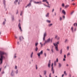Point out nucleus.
Segmentation results:
<instances>
[{"label":"nucleus","instance_id":"f257e3e1","mask_svg":"<svg viewBox=\"0 0 77 77\" xmlns=\"http://www.w3.org/2000/svg\"><path fill=\"white\" fill-rule=\"evenodd\" d=\"M4 54V52L1 51H0V62H1V64H2V63L3 59L5 58V57L3 56Z\"/></svg>","mask_w":77,"mask_h":77},{"label":"nucleus","instance_id":"f03ea898","mask_svg":"<svg viewBox=\"0 0 77 77\" xmlns=\"http://www.w3.org/2000/svg\"><path fill=\"white\" fill-rule=\"evenodd\" d=\"M59 42H57V43H54L53 44L55 47V48L56 51H59V50L58 48V45L59 44Z\"/></svg>","mask_w":77,"mask_h":77},{"label":"nucleus","instance_id":"7ed1b4c3","mask_svg":"<svg viewBox=\"0 0 77 77\" xmlns=\"http://www.w3.org/2000/svg\"><path fill=\"white\" fill-rule=\"evenodd\" d=\"M50 41L51 39L50 38L48 39L47 40H45V42L44 43V45H45V44H46V43H49L50 42Z\"/></svg>","mask_w":77,"mask_h":77},{"label":"nucleus","instance_id":"20e7f679","mask_svg":"<svg viewBox=\"0 0 77 77\" xmlns=\"http://www.w3.org/2000/svg\"><path fill=\"white\" fill-rule=\"evenodd\" d=\"M43 54V51H41V52L39 53H38L37 55L38 57H39L40 56V55H42Z\"/></svg>","mask_w":77,"mask_h":77},{"label":"nucleus","instance_id":"39448f33","mask_svg":"<svg viewBox=\"0 0 77 77\" xmlns=\"http://www.w3.org/2000/svg\"><path fill=\"white\" fill-rule=\"evenodd\" d=\"M43 41H45V38L46 37V36H47V33L46 32H45L43 35Z\"/></svg>","mask_w":77,"mask_h":77},{"label":"nucleus","instance_id":"423d86ee","mask_svg":"<svg viewBox=\"0 0 77 77\" xmlns=\"http://www.w3.org/2000/svg\"><path fill=\"white\" fill-rule=\"evenodd\" d=\"M53 63H52V65H51V67H52V68H51V71L52 72L53 74H54V70L53 69L54 68H53Z\"/></svg>","mask_w":77,"mask_h":77},{"label":"nucleus","instance_id":"0eeeda50","mask_svg":"<svg viewBox=\"0 0 77 77\" xmlns=\"http://www.w3.org/2000/svg\"><path fill=\"white\" fill-rule=\"evenodd\" d=\"M18 26H19V29H20V31L22 32V29H21V25L20 23H19V25H18Z\"/></svg>","mask_w":77,"mask_h":77},{"label":"nucleus","instance_id":"6e6552de","mask_svg":"<svg viewBox=\"0 0 77 77\" xmlns=\"http://www.w3.org/2000/svg\"><path fill=\"white\" fill-rule=\"evenodd\" d=\"M21 38H22V39H24V38H23V37L22 36H20L19 37V39H20V41H22V39Z\"/></svg>","mask_w":77,"mask_h":77},{"label":"nucleus","instance_id":"1a4fd4ad","mask_svg":"<svg viewBox=\"0 0 77 77\" xmlns=\"http://www.w3.org/2000/svg\"><path fill=\"white\" fill-rule=\"evenodd\" d=\"M47 0H42V2H46L47 3L48 5H49V3L47 1Z\"/></svg>","mask_w":77,"mask_h":77},{"label":"nucleus","instance_id":"9d476101","mask_svg":"<svg viewBox=\"0 0 77 77\" xmlns=\"http://www.w3.org/2000/svg\"><path fill=\"white\" fill-rule=\"evenodd\" d=\"M62 13L64 14V15H65L66 14V11H64V10H63L62 11Z\"/></svg>","mask_w":77,"mask_h":77},{"label":"nucleus","instance_id":"9b49d317","mask_svg":"<svg viewBox=\"0 0 77 77\" xmlns=\"http://www.w3.org/2000/svg\"><path fill=\"white\" fill-rule=\"evenodd\" d=\"M55 38L57 39H60V38L57 35L55 36Z\"/></svg>","mask_w":77,"mask_h":77},{"label":"nucleus","instance_id":"f8f14e48","mask_svg":"<svg viewBox=\"0 0 77 77\" xmlns=\"http://www.w3.org/2000/svg\"><path fill=\"white\" fill-rule=\"evenodd\" d=\"M34 3H35V4H42V2H34Z\"/></svg>","mask_w":77,"mask_h":77},{"label":"nucleus","instance_id":"ddd939ff","mask_svg":"<svg viewBox=\"0 0 77 77\" xmlns=\"http://www.w3.org/2000/svg\"><path fill=\"white\" fill-rule=\"evenodd\" d=\"M47 71L46 70H44V75H45L46 74Z\"/></svg>","mask_w":77,"mask_h":77},{"label":"nucleus","instance_id":"4468645a","mask_svg":"<svg viewBox=\"0 0 77 77\" xmlns=\"http://www.w3.org/2000/svg\"><path fill=\"white\" fill-rule=\"evenodd\" d=\"M69 5H66L65 6V8H67L69 7Z\"/></svg>","mask_w":77,"mask_h":77},{"label":"nucleus","instance_id":"2eb2a0df","mask_svg":"<svg viewBox=\"0 0 77 77\" xmlns=\"http://www.w3.org/2000/svg\"><path fill=\"white\" fill-rule=\"evenodd\" d=\"M71 30H72V32H73V27H72L71 28Z\"/></svg>","mask_w":77,"mask_h":77},{"label":"nucleus","instance_id":"dca6fc26","mask_svg":"<svg viewBox=\"0 0 77 77\" xmlns=\"http://www.w3.org/2000/svg\"><path fill=\"white\" fill-rule=\"evenodd\" d=\"M62 52H63V51H62V49H61L60 51V54H61L62 53Z\"/></svg>","mask_w":77,"mask_h":77},{"label":"nucleus","instance_id":"f3484780","mask_svg":"<svg viewBox=\"0 0 77 77\" xmlns=\"http://www.w3.org/2000/svg\"><path fill=\"white\" fill-rule=\"evenodd\" d=\"M49 13H48L45 16L46 17H49Z\"/></svg>","mask_w":77,"mask_h":77},{"label":"nucleus","instance_id":"a211bd4d","mask_svg":"<svg viewBox=\"0 0 77 77\" xmlns=\"http://www.w3.org/2000/svg\"><path fill=\"white\" fill-rule=\"evenodd\" d=\"M47 22L48 23H50L51 22V21L50 20H46Z\"/></svg>","mask_w":77,"mask_h":77},{"label":"nucleus","instance_id":"6ab92c4d","mask_svg":"<svg viewBox=\"0 0 77 77\" xmlns=\"http://www.w3.org/2000/svg\"><path fill=\"white\" fill-rule=\"evenodd\" d=\"M64 74H65V75H67V74L66 73V72L65 71H64Z\"/></svg>","mask_w":77,"mask_h":77},{"label":"nucleus","instance_id":"aec40b11","mask_svg":"<svg viewBox=\"0 0 77 77\" xmlns=\"http://www.w3.org/2000/svg\"><path fill=\"white\" fill-rule=\"evenodd\" d=\"M59 67H60L61 66V65L60 63H59Z\"/></svg>","mask_w":77,"mask_h":77},{"label":"nucleus","instance_id":"412c9836","mask_svg":"<svg viewBox=\"0 0 77 77\" xmlns=\"http://www.w3.org/2000/svg\"><path fill=\"white\" fill-rule=\"evenodd\" d=\"M62 7H64V6H65V4H64V3L62 4Z\"/></svg>","mask_w":77,"mask_h":77},{"label":"nucleus","instance_id":"4be33fe9","mask_svg":"<svg viewBox=\"0 0 77 77\" xmlns=\"http://www.w3.org/2000/svg\"><path fill=\"white\" fill-rule=\"evenodd\" d=\"M73 26H77V23H75L74 25Z\"/></svg>","mask_w":77,"mask_h":77},{"label":"nucleus","instance_id":"5701e85b","mask_svg":"<svg viewBox=\"0 0 77 77\" xmlns=\"http://www.w3.org/2000/svg\"><path fill=\"white\" fill-rule=\"evenodd\" d=\"M52 25H53V24L51 23V24H48V26L49 27H50V26H51Z\"/></svg>","mask_w":77,"mask_h":77},{"label":"nucleus","instance_id":"b1692460","mask_svg":"<svg viewBox=\"0 0 77 77\" xmlns=\"http://www.w3.org/2000/svg\"><path fill=\"white\" fill-rule=\"evenodd\" d=\"M33 52H32V54H31V58H32L33 56Z\"/></svg>","mask_w":77,"mask_h":77},{"label":"nucleus","instance_id":"393cba45","mask_svg":"<svg viewBox=\"0 0 77 77\" xmlns=\"http://www.w3.org/2000/svg\"><path fill=\"white\" fill-rule=\"evenodd\" d=\"M38 48H37V47H36V48H35V51H38Z\"/></svg>","mask_w":77,"mask_h":77},{"label":"nucleus","instance_id":"a878e982","mask_svg":"<svg viewBox=\"0 0 77 77\" xmlns=\"http://www.w3.org/2000/svg\"><path fill=\"white\" fill-rule=\"evenodd\" d=\"M31 5V3H29V4L28 5H27V6L29 7Z\"/></svg>","mask_w":77,"mask_h":77},{"label":"nucleus","instance_id":"bb28decb","mask_svg":"<svg viewBox=\"0 0 77 77\" xmlns=\"http://www.w3.org/2000/svg\"><path fill=\"white\" fill-rule=\"evenodd\" d=\"M65 42H68V40L67 39H66L65 40Z\"/></svg>","mask_w":77,"mask_h":77},{"label":"nucleus","instance_id":"cd10ccee","mask_svg":"<svg viewBox=\"0 0 77 77\" xmlns=\"http://www.w3.org/2000/svg\"><path fill=\"white\" fill-rule=\"evenodd\" d=\"M56 61H55L54 62V66H56L57 64H56Z\"/></svg>","mask_w":77,"mask_h":77},{"label":"nucleus","instance_id":"c85d7f7f","mask_svg":"<svg viewBox=\"0 0 77 77\" xmlns=\"http://www.w3.org/2000/svg\"><path fill=\"white\" fill-rule=\"evenodd\" d=\"M3 2H4V5H6V3H5L6 1H5V0H4V1H3Z\"/></svg>","mask_w":77,"mask_h":77},{"label":"nucleus","instance_id":"c756f323","mask_svg":"<svg viewBox=\"0 0 77 77\" xmlns=\"http://www.w3.org/2000/svg\"><path fill=\"white\" fill-rule=\"evenodd\" d=\"M56 62L58 63V58H57L56 59Z\"/></svg>","mask_w":77,"mask_h":77},{"label":"nucleus","instance_id":"7c9ffc66","mask_svg":"<svg viewBox=\"0 0 77 77\" xmlns=\"http://www.w3.org/2000/svg\"><path fill=\"white\" fill-rule=\"evenodd\" d=\"M38 45V43H35V45L37 47V46Z\"/></svg>","mask_w":77,"mask_h":77},{"label":"nucleus","instance_id":"2f4dec72","mask_svg":"<svg viewBox=\"0 0 77 77\" xmlns=\"http://www.w3.org/2000/svg\"><path fill=\"white\" fill-rule=\"evenodd\" d=\"M50 64H51L50 63H48V67H49V68L50 67Z\"/></svg>","mask_w":77,"mask_h":77},{"label":"nucleus","instance_id":"473e14b6","mask_svg":"<svg viewBox=\"0 0 77 77\" xmlns=\"http://www.w3.org/2000/svg\"><path fill=\"white\" fill-rule=\"evenodd\" d=\"M13 73H14V71H12V73H11V75H12V76H13Z\"/></svg>","mask_w":77,"mask_h":77},{"label":"nucleus","instance_id":"72a5a7b5","mask_svg":"<svg viewBox=\"0 0 77 77\" xmlns=\"http://www.w3.org/2000/svg\"><path fill=\"white\" fill-rule=\"evenodd\" d=\"M62 20V17H60V21H61Z\"/></svg>","mask_w":77,"mask_h":77},{"label":"nucleus","instance_id":"f704fd0d","mask_svg":"<svg viewBox=\"0 0 77 77\" xmlns=\"http://www.w3.org/2000/svg\"><path fill=\"white\" fill-rule=\"evenodd\" d=\"M18 1V0H16V1H15V2H14V3H16V2H17Z\"/></svg>","mask_w":77,"mask_h":77},{"label":"nucleus","instance_id":"c9c22d12","mask_svg":"<svg viewBox=\"0 0 77 77\" xmlns=\"http://www.w3.org/2000/svg\"><path fill=\"white\" fill-rule=\"evenodd\" d=\"M51 51H52V53H53L54 52V51L53 50L52 48H51Z\"/></svg>","mask_w":77,"mask_h":77},{"label":"nucleus","instance_id":"e433bc0d","mask_svg":"<svg viewBox=\"0 0 77 77\" xmlns=\"http://www.w3.org/2000/svg\"><path fill=\"white\" fill-rule=\"evenodd\" d=\"M70 55V54L69 53H68L67 54V56Z\"/></svg>","mask_w":77,"mask_h":77},{"label":"nucleus","instance_id":"4c0bfd02","mask_svg":"<svg viewBox=\"0 0 77 77\" xmlns=\"http://www.w3.org/2000/svg\"><path fill=\"white\" fill-rule=\"evenodd\" d=\"M36 67V70H37L38 69V67H37V65H36L35 66Z\"/></svg>","mask_w":77,"mask_h":77},{"label":"nucleus","instance_id":"58836bf2","mask_svg":"<svg viewBox=\"0 0 77 77\" xmlns=\"http://www.w3.org/2000/svg\"><path fill=\"white\" fill-rule=\"evenodd\" d=\"M40 44L41 45V46H42V47L43 44H42V43L41 42L40 43Z\"/></svg>","mask_w":77,"mask_h":77},{"label":"nucleus","instance_id":"ea45409f","mask_svg":"<svg viewBox=\"0 0 77 77\" xmlns=\"http://www.w3.org/2000/svg\"><path fill=\"white\" fill-rule=\"evenodd\" d=\"M62 9V8H60V12H61V11Z\"/></svg>","mask_w":77,"mask_h":77},{"label":"nucleus","instance_id":"a19ab883","mask_svg":"<svg viewBox=\"0 0 77 77\" xmlns=\"http://www.w3.org/2000/svg\"><path fill=\"white\" fill-rule=\"evenodd\" d=\"M64 57L65 58H66V55H65L64 56Z\"/></svg>","mask_w":77,"mask_h":77},{"label":"nucleus","instance_id":"79ce46f5","mask_svg":"<svg viewBox=\"0 0 77 77\" xmlns=\"http://www.w3.org/2000/svg\"><path fill=\"white\" fill-rule=\"evenodd\" d=\"M44 55H45V57H46V53H45L44 54Z\"/></svg>","mask_w":77,"mask_h":77},{"label":"nucleus","instance_id":"37998d69","mask_svg":"<svg viewBox=\"0 0 77 77\" xmlns=\"http://www.w3.org/2000/svg\"><path fill=\"white\" fill-rule=\"evenodd\" d=\"M45 6H47V7H49V8H50V7H51L50 6H49L45 5Z\"/></svg>","mask_w":77,"mask_h":77},{"label":"nucleus","instance_id":"c03bdc74","mask_svg":"<svg viewBox=\"0 0 77 77\" xmlns=\"http://www.w3.org/2000/svg\"><path fill=\"white\" fill-rule=\"evenodd\" d=\"M15 69H17V66H15Z\"/></svg>","mask_w":77,"mask_h":77},{"label":"nucleus","instance_id":"a18cd8bd","mask_svg":"<svg viewBox=\"0 0 77 77\" xmlns=\"http://www.w3.org/2000/svg\"><path fill=\"white\" fill-rule=\"evenodd\" d=\"M74 12V11H72V12H71V14H73V13Z\"/></svg>","mask_w":77,"mask_h":77},{"label":"nucleus","instance_id":"49530a36","mask_svg":"<svg viewBox=\"0 0 77 77\" xmlns=\"http://www.w3.org/2000/svg\"><path fill=\"white\" fill-rule=\"evenodd\" d=\"M69 46H68L67 47V50H69Z\"/></svg>","mask_w":77,"mask_h":77},{"label":"nucleus","instance_id":"de8ad7c7","mask_svg":"<svg viewBox=\"0 0 77 77\" xmlns=\"http://www.w3.org/2000/svg\"><path fill=\"white\" fill-rule=\"evenodd\" d=\"M14 37H15V38H16V39H17V37L16 36H14Z\"/></svg>","mask_w":77,"mask_h":77},{"label":"nucleus","instance_id":"09e8293b","mask_svg":"<svg viewBox=\"0 0 77 77\" xmlns=\"http://www.w3.org/2000/svg\"><path fill=\"white\" fill-rule=\"evenodd\" d=\"M63 61H66V59H65L64 58V59H63Z\"/></svg>","mask_w":77,"mask_h":77},{"label":"nucleus","instance_id":"8fccbe9b","mask_svg":"<svg viewBox=\"0 0 77 77\" xmlns=\"http://www.w3.org/2000/svg\"><path fill=\"white\" fill-rule=\"evenodd\" d=\"M51 73H50L49 75V77H51Z\"/></svg>","mask_w":77,"mask_h":77},{"label":"nucleus","instance_id":"3c124183","mask_svg":"<svg viewBox=\"0 0 77 77\" xmlns=\"http://www.w3.org/2000/svg\"><path fill=\"white\" fill-rule=\"evenodd\" d=\"M49 63H51V60H49Z\"/></svg>","mask_w":77,"mask_h":77},{"label":"nucleus","instance_id":"603ef678","mask_svg":"<svg viewBox=\"0 0 77 77\" xmlns=\"http://www.w3.org/2000/svg\"><path fill=\"white\" fill-rule=\"evenodd\" d=\"M5 24V22L4 21V22H3V24Z\"/></svg>","mask_w":77,"mask_h":77},{"label":"nucleus","instance_id":"864d4df0","mask_svg":"<svg viewBox=\"0 0 77 77\" xmlns=\"http://www.w3.org/2000/svg\"><path fill=\"white\" fill-rule=\"evenodd\" d=\"M64 76V74H63L62 76V77H63Z\"/></svg>","mask_w":77,"mask_h":77},{"label":"nucleus","instance_id":"5fc2aeb1","mask_svg":"<svg viewBox=\"0 0 77 77\" xmlns=\"http://www.w3.org/2000/svg\"><path fill=\"white\" fill-rule=\"evenodd\" d=\"M54 9H53V10H52V12H54Z\"/></svg>","mask_w":77,"mask_h":77},{"label":"nucleus","instance_id":"6e6d98bb","mask_svg":"<svg viewBox=\"0 0 77 77\" xmlns=\"http://www.w3.org/2000/svg\"><path fill=\"white\" fill-rule=\"evenodd\" d=\"M17 72H16V74H17L18 73V70H17V71H16Z\"/></svg>","mask_w":77,"mask_h":77},{"label":"nucleus","instance_id":"4d7b16f0","mask_svg":"<svg viewBox=\"0 0 77 77\" xmlns=\"http://www.w3.org/2000/svg\"><path fill=\"white\" fill-rule=\"evenodd\" d=\"M63 17L64 18H65V16H63Z\"/></svg>","mask_w":77,"mask_h":77},{"label":"nucleus","instance_id":"13d9d810","mask_svg":"<svg viewBox=\"0 0 77 77\" xmlns=\"http://www.w3.org/2000/svg\"><path fill=\"white\" fill-rule=\"evenodd\" d=\"M47 50L48 51H49V49H47Z\"/></svg>","mask_w":77,"mask_h":77},{"label":"nucleus","instance_id":"bf43d9fd","mask_svg":"<svg viewBox=\"0 0 77 77\" xmlns=\"http://www.w3.org/2000/svg\"><path fill=\"white\" fill-rule=\"evenodd\" d=\"M2 74H3L4 73V72H2Z\"/></svg>","mask_w":77,"mask_h":77},{"label":"nucleus","instance_id":"052dcab7","mask_svg":"<svg viewBox=\"0 0 77 77\" xmlns=\"http://www.w3.org/2000/svg\"><path fill=\"white\" fill-rule=\"evenodd\" d=\"M75 31H76V28H75Z\"/></svg>","mask_w":77,"mask_h":77},{"label":"nucleus","instance_id":"680f3d73","mask_svg":"<svg viewBox=\"0 0 77 77\" xmlns=\"http://www.w3.org/2000/svg\"><path fill=\"white\" fill-rule=\"evenodd\" d=\"M1 69H2L1 68H0V72H1Z\"/></svg>","mask_w":77,"mask_h":77},{"label":"nucleus","instance_id":"e2e57ef3","mask_svg":"<svg viewBox=\"0 0 77 77\" xmlns=\"http://www.w3.org/2000/svg\"><path fill=\"white\" fill-rule=\"evenodd\" d=\"M39 76H40V77H42V76L41 75H39Z\"/></svg>","mask_w":77,"mask_h":77},{"label":"nucleus","instance_id":"0e129e2a","mask_svg":"<svg viewBox=\"0 0 77 77\" xmlns=\"http://www.w3.org/2000/svg\"><path fill=\"white\" fill-rule=\"evenodd\" d=\"M73 5H75V4L74 3V4H72Z\"/></svg>","mask_w":77,"mask_h":77},{"label":"nucleus","instance_id":"69168bd1","mask_svg":"<svg viewBox=\"0 0 77 77\" xmlns=\"http://www.w3.org/2000/svg\"><path fill=\"white\" fill-rule=\"evenodd\" d=\"M32 1V0L30 1V2H31Z\"/></svg>","mask_w":77,"mask_h":77},{"label":"nucleus","instance_id":"338daca9","mask_svg":"<svg viewBox=\"0 0 77 77\" xmlns=\"http://www.w3.org/2000/svg\"><path fill=\"white\" fill-rule=\"evenodd\" d=\"M55 15H56V13H55Z\"/></svg>","mask_w":77,"mask_h":77},{"label":"nucleus","instance_id":"774afa93","mask_svg":"<svg viewBox=\"0 0 77 77\" xmlns=\"http://www.w3.org/2000/svg\"><path fill=\"white\" fill-rule=\"evenodd\" d=\"M19 42H17V44H19Z\"/></svg>","mask_w":77,"mask_h":77}]
</instances>
